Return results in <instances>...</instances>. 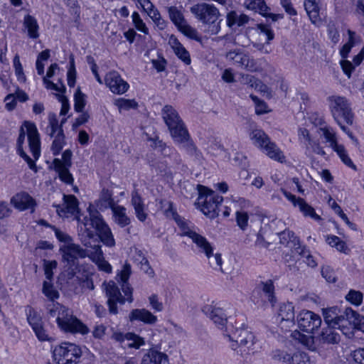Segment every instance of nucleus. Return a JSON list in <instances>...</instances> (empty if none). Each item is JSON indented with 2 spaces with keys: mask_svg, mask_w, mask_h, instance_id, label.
Returning a JSON list of instances; mask_svg holds the SVG:
<instances>
[{
  "mask_svg": "<svg viewBox=\"0 0 364 364\" xmlns=\"http://www.w3.org/2000/svg\"><path fill=\"white\" fill-rule=\"evenodd\" d=\"M165 214L167 217H171L176 221L183 231L181 235L191 238L193 242L199 248L200 252L208 254L210 250H213L210 243L205 237L197 233L188 226L186 222L173 209L171 202H168V207L165 210Z\"/></svg>",
  "mask_w": 364,
  "mask_h": 364,
  "instance_id": "nucleus-4",
  "label": "nucleus"
},
{
  "mask_svg": "<svg viewBox=\"0 0 364 364\" xmlns=\"http://www.w3.org/2000/svg\"><path fill=\"white\" fill-rule=\"evenodd\" d=\"M105 84L110 90L117 95H122L127 91L129 84L124 81L116 71H112L105 76Z\"/></svg>",
  "mask_w": 364,
  "mask_h": 364,
  "instance_id": "nucleus-19",
  "label": "nucleus"
},
{
  "mask_svg": "<svg viewBox=\"0 0 364 364\" xmlns=\"http://www.w3.org/2000/svg\"><path fill=\"white\" fill-rule=\"evenodd\" d=\"M249 215L246 212H236V222L240 228L245 230L248 225Z\"/></svg>",
  "mask_w": 364,
  "mask_h": 364,
  "instance_id": "nucleus-64",
  "label": "nucleus"
},
{
  "mask_svg": "<svg viewBox=\"0 0 364 364\" xmlns=\"http://www.w3.org/2000/svg\"><path fill=\"white\" fill-rule=\"evenodd\" d=\"M40 341H53L54 338L48 335L47 331L44 328V324H41L39 327L33 330Z\"/></svg>",
  "mask_w": 364,
  "mask_h": 364,
  "instance_id": "nucleus-63",
  "label": "nucleus"
},
{
  "mask_svg": "<svg viewBox=\"0 0 364 364\" xmlns=\"http://www.w3.org/2000/svg\"><path fill=\"white\" fill-rule=\"evenodd\" d=\"M63 259L70 266L75 265L78 258H85V252L79 245L73 243L64 244L60 247Z\"/></svg>",
  "mask_w": 364,
  "mask_h": 364,
  "instance_id": "nucleus-18",
  "label": "nucleus"
},
{
  "mask_svg": "<svg viewBox=\"0 0 364 364\" xmlns=\"http://www.w3.org/2000/svg\"><path fill=\"white\" fill-rule=\"evenodd\" d=\"M178 30L181 31L184 36L191 39L195 40L196 41H201L197 30L188 24L187 22H185L179 28H178Z\"/></svg>",
  "mask_w": 364,
  "mask_h": 364,
  "instance_id": "nucleus-48",
  "label": "nucleus"
},
{
  "mask_svg": "<svg viewBox=\"0 0 364 364\" xmlns=\"http://www.w3.org/2000/svg\"><path fill=\"white\" fill-rule=\"evenodd\" d=\"M296 322L301 331L313 334L321 327L322 320L318 314L309 310H302L296 316Z\"/></svg>",
  "mask_w": 364,
  "mask_h": 364,
  "instance_id": "nucleus-11",
  "label": "nucleus"
},
{
  "mask_svg": "<svg viewBox=\"0 0 364 364\" xmlns=\"http://www.w3.org/2000/svg\"><path fill=\"white\" fill-rule=\"evenodd\" d=\"M78 235L82 238V235L94 237L95 232L92 228L97 230L102 223L104 221L101 214L96 210H89V216H85L82 220L79 219Z\"/></svg>",
  "mask_w": 364,
  "mask_h": 364,
  "instance_id": "nucleus-12",
  "label": "nucleus"
},
{
  "mask_svg": "<svg viewBox=\"0 0 364 364\" xmlns=\"http://www.w3.org/2000/svg\"><path fill=\"white\" fill-rule=\"evenodd\" d=\"M11 203L14 206L20 210H24L29 208H33L35 205V200L31 196L26 193H20L16 194L12 197Z\"/></svg>",
  "mask_w": 364,
  "mask_h": 364,
  "instance_id": "nucleus-28",
  "label": "nucleus"
},
{
  "mask_svg": "<svg viewBox=\"0 0 364 364\" xmlns=\"http://www.w3.org/2000/svg\"><path fill=\"white\" fill-rule=\"evenodd\" d=\"M117 205V204L114 203V199L112 198V191H109L108 189L103 188L100 193V198L97 200V206L100 210H105L108 208L112 210V208Z\"/></svg>",
  "mask_w": 364,
  "mask_h": 364,
  "instance_id": "nucleus-36",
  "label": "nucleus"
},
{
  "mask_svg": "<svg viewBox=\"0 0 364 364\" xmlns=\"http://www.w3.org/2000/svg\"><path fill=\"white\" fill-rule=\"evenodd\" d=\"M23 127L26 129L30 151L35 160H37L41 154V142L39 134L34 123L25 122L23 126L21 127L19 136L17 139V151L23 149V144L25 141L26 133Z\"/></svg>",
  "mask_w": 364,
  "mask_h": 364,
  "instance_id": "nucleus-6",
  "label": "nucleus"
},
{
  "mask_svg": "<svg viewBox=\"0 0 364 364\" xmlns=\"http://www.w3.org/2000/svg\"><path fill=\"white\" fill-rule=\"evenodd\" d=\"M168 44L173 50L174 53L181 59L186 65H190L191 59L188 51L178 41L177 38L171 35L168 38Z\"/></svg>",
  "mask_w": 364,
  "mask_h": 364,
  "instance_id": "nucleus-24",
  "label": "nucleus"
},
{
  "mask_svg": "<svg viewBox=\"0 0 364 364\" xmlns=\"http://www.w3.org/2000/svg\"><path fill=\"white\" fill-rule=\"evenodd\" d=\"M190 11L198 21L205 25L206 33L213 36L220 32L222 20L218 21L220 14L214 5L207 3L197 4L190 8Z\"/></svg>",
  "mask_w": 364,
  "mask_h": 364,
  "instance_id": "nucleus-3",
  "label": "nucleus"
},
{
  "mask_svg": "<svg viewBox=\"0 0 364 364\" xmlns=\"http://www.w3.org/2000/svg\"><path fill=\"white\" fill-rule=\"evenodd\" d=\"M161 115L172 138L187 130L178 112L171 105H165Z\"/></svg>",
  "mask_w": 364,
  "mask_h": 364,
  "instance_id": "nucleus-10",
  "label": "nucleus"
},
{
  "mask_svg": "<svg viewBox=\"0 0 364 364\" xmlns=\"http://www.w3.org/2000/svg\"><path fill=\"white\" fill-rule=\"evenodd\" d=\"M334 151L336 152L342 162L347 166L351 168L353 170H356L357 167L353 164L350 158L349 157L345 147L342 144H336V145L331 147Z\"/></svg>",
  "mask_w": 364,
  "mask_h": 364,
  "instance_id": "nucleus-43",
  "label": "nucleus"
},
{
  "mask_svg": "<svg viewBox=\"0 0 364 364\" xmlns=\"http://www.w3.org/2000/svg\"><path fill=\"white\" fill-rule=\"evenodd\" d=\"M320 0H304V8L312 23L316 25L321 22L319 16Z\"/></svg>",
  "mask_w": 364,
  "mask_h": 364,
  "instance_id": "nucleus-30",
  "label": "nucleus"
},
{
  "mask_svg": "<svg viewBox=\"0 0 364 364\" xmlns=\"http://www.w3.org/2000/svg\"><path fill=\"white\" fill-rule=\"evenodd\" d=\"M106 295L108 297L107 304L108 306L109 313L112 315L118 314L117 303L124 304L126 302L125 297L121 294V291L115 282L110 281L106 286Z\"/></svg>",
  "mask_w": 364,
  "mask_h": 364,
  "instance_id": "nucleus-14",
  "label": "nucleus"
},
{
  "mask_svg": "<svg viewBox=\"0 0 364 364\" xmlns=\"http://www.w3.org/2000/svg\"><path fill=\"white\" fill-rule=\"evenodd\" d=\"M250 21V17L245 14H238L235 11H231L226 15L227 26L232 28L235 26L240 27L247 24Z\"/></svg>",
  "mask_w": 364,
  "mask_h": 364,
  "instance_id": "nucleus-32",
  "label": "nucleus"
},
{
  "mask_svg": "<svg viewBox=\"0 0 364 364\" xmlns=\"http://www.w3.org/2000/svg\"><path fill=\"white\" fill-rule=\"evenodd\" d=\"M296 250L299 255L304 259V262L307 264V266L311 268L317 267V259L310 253V251L307 250L305 246H299Z\"/></svg>",
  "mask_w": 364,
  "mask_h": 364,
  "instance_id": "nucleus-46",
  "label": "nucleus"
},
{
  "mask_svg": "<svg viewBox=\"0 0 364 364\" xmlns=\"http://www.w3.org/2000/svg\"><path fill=\"white\" fill-rule=\"evenodd\" d=\"M131 203L134 207L137 219L141 222L145 221L147 218V213L145 212L142 198L137 191L132 192Z\"/></svg>",
  "mask_w": 364,
  "mask_h": 364,
  "instance_id": "nucleus-34",
  "label": "nucleus"
},
{
  "mask_svg": "<svg viewBox=\"0 0 364 364\" xmlns=\"http://www.w3.org/2000/svg\"><path fill=\"white\" fill-rule=\"evenodd\" d=\"M23 26L27 29L29 38L36 39L39 37V26L35 17L29 14L25 16Z\"/></svg>",
  "mask_w": 364,
  "mask_h": 364,
  "instance_id": "nucleus-37",
  "label": "nucleus"
},
{
  "mask_svg": "<svg viewBox=\"0 0 364 364\" xmlns=\"http://www.w3.org/2000/svg\"><path fill=\"white\" fill-rule=\"evenodd\" d=\"M336 326L327 325L326 327L323 328L321 334L318 336V340L321 343L323 344H336L340 341L341 336L336 330Z\"/></svg>",
  "mask_w": 364,
  "mask_h": 364,
  "instance_id": "nucleus-26",
  "label": "nucleus"
},
{
  "mask_svg": "<svg viewBox=\"0 0 364 364\" xmlns=\"http://www.w3.org/2000/svg\"><path fill=\"white\" fill-rule=\"evenodd\" d=\"M53 165L60 181L68 185L73 184L74 179L69 171L70 166H65L59 159L53 160Z\"/></svg>",
  "mask_w": 364,
  "mask_h": 364,
  "instance_id": "nucleus-31",
  "label": "nucleus"
},
{
  "mask_svg": "<svg viewBox=\"0 0 364 364\" xmlns=\"http://www.w3.org/2000/svg\"><path fill=\"white\" fill-rule=\"evenodd\" d=\"M345 298L350 304L355 306H360L363 301V294L360 291L350 289Z\"/></svg>",
  "mask_w": 364,
  "mask_h": 364,
  "instance_id": "nucleus-55",
  "label": "nucleus"
},
{
  "mask_svg": "<svg viewBox=\"0 0 364 364\" xmlns=\"http://www.w3.org/2000/svg\"><path fill=\"white\" fill-rule=\"evenodd\" d=\"M203 312L219 328H223L227 324L228 316L223 307L217 304H206Z\"/></svg>",
  "mask_w": 364,
  "mask_h": 364,
  "instance_id": "nucleus-16",
  "label": "nucleus"
},
{
  "mask_svg": "<svg viewBox=\"0 0 364 364\" xmlns=\"http://www.w3.org/2000/svg\"><path fill=\"white\" fill-rule=\"evenodd\" d=\"M245 6L250 10L258 12L264 17H269L273 21L282 18L280 14H274L269 12V8L267 6L264 0H245Z\"/></svg>",
  "mask_w": 364,
  "mask_h": 364,
  "instance_id": "nucleus-21",
  "label": "nucleus"
},
{
  "mask_svg": "<svg viewBox=\"0 0 364 364\" xmlns=\"http://www.w3.org/2000/svg\"><path fill=\"white\" fill-rule=\"evenodd\" d=\"M64 203L63 207L56 205V211L60 216H65L66 214H74L78 210V201L73 195H63Z\"/></svg>",
  "mask_w": 364,
  "mask_h": 364,
  "instance_id": "nucleus-23",
  "label": "nucleus"
},
{
  "mask_svg": "<svg viewBox=\"0 0 364 364\" xmlns=\"http://www.w3.org/2000/svg\"><path fill=\"white\" fill-rule=\"evenodd\" d=\"M282 191L284 196L290 200L294 206L299 207L300 211L303 213L304 216H309L315 220H321V217L315 213L314 208L306 203L303 198H296L294 195L284 189H282Z\"/></svg>",
  "mask_w": 364,
  "mask_h": 364,
  "instance_id": "nucleus-20",
  "label": "nucleus"
},
{
  "mask_svg": "<svg viewBox=\"0 0 364 364\" xmlns=\"http://www.w3.org/2000/svg\"><path fill=\"white\" fill-rule=\"evenodd\" d=\"M173 139L176 143L180 144L189 155L194 156L197 154V148L191 139L188 130L174 136Z\"/></svg>",
  "mask_w": 364,
  "mask_h": 364,
  "instance_id": "nucleus-27",
  "label": "nucleus"
},
{
  "mask_svg": "<svg viewBox=\"0 0 364 364\" xmlns=\"http://www.w3.org/2000/svg\"><path fill=\"white\" fill-rule=\"evenodd\" d=\"M205 255L208 259L210 266L213 269L220 271L221 272H225L222 268V258L220 253L213 254V250H210V252Z\"/></svg>",
  "mask_w": 364,
  "mask_h": 364,
  "instance_id": "nucleus-47",
  "label": "nucleus"
},
{
  "mask_svg": "<svg viewBox=\"0 0 364 364\" xmlns=\"http://www.w3.org/2000/svg\"><path fill=\"white\" fill-rule=\"evenodd\" d=\"M263 151L270 159L282 163L285 160V156L280 149L272 141H269L267 144L266 146L263 149Z\"/></svg>",
  "mask_w": 364,
  "mask_h": 364,
  "instance_id": "nucleus-38",
  "label": "nucleus"
},
{
  "mask_svg": "<svg viewBox=\"0 0 364 364\" xmlns=\"http://www.w3.org/2000/svg\"><path fill=\"white\" fill-rule=\"evenodd\" d=\"M95 233L98 240L100 239L101 242L109 247L115 246V240L109 227L106 224L105 220L102 223L100 227L96 230Z\"/></svg>",
  "mask_w": 364,
  "mask_h": 364,
  "instance_id": "nucleus-29",
  "label": "nucleus"
},
{
  "mask_svg": "<svg viewBox=\"0 0 364 364\" xmlns=\"http://www.w3.org/2000/svg\"><path fill=\"white\" fill-rule=\"evenodd\" d=\"M273 359L278 361H282L287 364H291V358L292 354L282 350H276L273 352Z\"/></svg>",
  "mask_w": 364,
  "mask_h": 364,
  "instance_id": "nucleus-62",
  "label": "nucleus"
},
{
  "mask_svg": "<svg viewBox=\"0 0 364 364\" xmlns=\"http://www.w3.org/2000/svg\"><path fill=\"white\" fill-rule=\"evenodd\" d=\"M80 240L85 247L83 249L85 258L89 257L93 262L97 261L100 257L103 255L97 235H95L94 237L87 236V235L85 236L82 235V238H80Z\"/></svg>",
  "mask_w": 364,
  "mask_h": 364,
  "instance_id": "nucleus-15",
  "label": "nucleus"
},
{
  "mask_svg": "<svg viewBox=\"0 0 364 364\" xmlns=\"http://www.w3.org/2000/svg\"><path fill=\"white\" fill-rule=\"evenodd\" d=\"M138 256L139 258H137L136 260L139 261V265L141 270H142L144 272L149 274V276L154 277V272L151 267L148 259L143 255L141 251H139Z\"/></svg>",
  "mask_w": 364,
  "mask_h": 364,
  "instance_id": "nucleus-57",
  "label": "nucleus"
},
{
  "mask_svg": "<svg viewBox=\"0 0 364 364\" xmlns=\"http://www.w3.org/2000/svg\"><path fill=\"white\" fill-rule=\"evenodd\" d=\"M337 307L323 309L324 321L327 325L335 326V321L338 316Z\"/></svg>",
  "mask_w": 364,
  "mask_h": 364,
  "instance_id": "nucleus-53",
  "label": "nucleus"
},
{
  "mask_svg": "<svg viewBox=\"0 0 364 364\" xmlns=\"http://www.w3.org/2000/svg\"><path fill=\"white\" fill-rule=\"evenodd\" d=\"M345 311L346 320L350 326H355L360 322V315L351 308H346Z\"/></svg>",
  "mask_w": 364,
  "mask_h": 364,
  "instance_id": "nucleus-56",
  "label": "nucleus"
},
{
  "mask_svg": "<svg viewBox=\"0 0 364 364\" xmlns=\"http://www.w3.org/2000/svg\"><path fill=\"white\" fill-rule=\"evenodd\" d=\"M112 212L114 222L119 227L124 228L130 224L131 219L127 215V209L124 206H114Z\"/></svg>",
  "mask_w": 364,
  "mask_h": 364,
  "instance_id": "nucleus-33",
  "label": "nucleus"
},
{
  "mask_svg": "<svg viewBox=\"0 0 364 364\" xmlns=\"http://www.w3.org/2000/svg\"><path fill=\"white\" fill-rule=\"evenodd\" d=\"M328 102L331 114L336 123L343 120L348 125L353 124V113L346 97L333 95L328 97Z\"/></svg>",
  "mask_w": 364,
  "mask_h": 364,
  "instance_id": "nucleus-7",
  "label": "nucleus"
},
{
  "mask_svg": "<svg viewBox=\"0 0 364 364\" xmlns=\"http://www.w3.org/2000/svg\"><path fill=\"white\" fill-rule=\"evenodd\" d=\"M247 53L242 51L240 49H236L233 50H230L226 54V58L233 62V63L239 67L242 68L245 58H246Z\"/></svg>",
  "mask_w": 364,
  "mask_h": 364,
  "instance_id": "nucleus-44",
  "label": "nucleus"
},
{
  "mask_svg": "<svg viewBox=\"0 0 364 364\" xmlns=\"http://www.w3.org/2000/svg\"><path fill=\"white\" fill-rule=\"evenodd\" d=\"M257 288L262 291L267 300L274 305L276 303V297L274 295V286L272 279L265 282H260Z\"/></svg>",
  "mask_w": 364,
  "mask_h": 364,
  "instance_id": "nucleus-40",
  "label": "nucleus"
},
{
  "mask_svg": "<svg viewBox=\"0 0 364 364\" xmlns=\"http://www.w3.org/2000/svg\"><path fill=\"white\" fill-rule=\"evenodd\" d=\"M168 13L171 21L177 27V28L186 22L183 14L177 7H168Z\"/></svg>",
  "mask_w": 364,
  "mask_h": 364,
  "instance_id": "nucleus-45",
  "label": "nucleus"
},
{
  "mask_svg": "<svg viewBox=\"0 0 364 364\" xmlns=\"http://www.w3.org/2000/svg\"><path fill=\"white\" fill-rule=\"evenodd\" d=\"M274 38V33L269 26L259 23L257 25L256 36L253 38L252 43L255 48L262 53L267 54L271 52V49L267 46Z\"/></svg>",
  "mask_w": 364,
  "mask_h": 364,
  "instance_id": "nucleus-13",
  "label": "nucleus"
},
{
  "mask_svg": "<svg viewBox=\"0 0 364 364\" xmlns=\"http://www.w3.org/2000/svg\"><path fill=\"white\" fill-rule=\"evenodd\" d=\"M74 109L77 112H82L86 105L85 95L77 87L74 95Z\"/></svg>",
  "mask_w": 364,
  "mask_h": 364,
  "instance_id": "nucleus-52",
  "label": "nucleus"
},
{
  "mask_svg": "<svg viewBox=\"0 0 364 364\" xmlns=\"http://www.w3.org/2000/svg\"><path fill=\"white\" fill-rule=\"evenodd\" d=\"M141 364H168V355L157 350L149 349L141 359Z\"/></svg>",
  "mask_w": 364,
  "mask_h": 364,
  "instance_id": "nucleus-25",
  "label": "nucleus"
},
{
  "mask_svg": "<svg viewBox=\"0 0 364 364\" xmlns=\"http://www.w3.org/2000/svg\"><path fill=\"white\" fill-rule=\"evenodd\" d=\"M127 340L131 341L127 345L129 348L139 349L145 345L144 338L134 333H127Z\"/></svg>",
  "mask_w": 364,
  "mask_h": 364,
  "instance_id": "nucleus-51",
  "label": "nucleus"
},
{
  "mask_svg": "<svg viewBox=\"0 0 364 364\" xmlns=\"http://www.w3.org/2000/svg\"><path fill=\"white\" fill-rule=\"evenodd\" d=\"M26 313L28 323L33 330L43 323L41 315L31 306L26 307Z\"/></svg>",
  "mask_w": 364,
  "mask_h": 364,
  "instance_id": "nucleus-41",
  "label": "nucleus"
},
{
  "mask_svg": "<svg viewBox=\"0 0 364 364\" xmlns=\"http://www.w3.org/2000/svg\"><path fill=\"white\" fill-rule=\"evenodd\" d=\"M291 336L309 348L314 347V338L311 335H304L302 334L300 331H294L292 332Z\"/></svg>",
  "mask_w": 364,
  "mask_h": 364,
  "instance_id": "nucleus-50",
  "label": "nucleus"
},
{
  "mask_svg": "<svg viewBox=\"0 0 364 364\" xmlns=\"http://www.w3.org/2000/svg\"><path fill=\"white\" fill-rule=\"evenodd\" d=\"M334 151L336 152L342 162L347 166L351 168L353 170H356L357 167L353 164L350 158L349 157L345 147L342 144H336V145L331 147Z\"/></svg>",
  "mask_w": 364,
  "mask_h": 364,
  "instance_id": "nucleus-42",
  "label": "nucleus"
},
{
  "mask_svg": "<svg viewBox=\"0 0 364 364\" xmlns=\"http://www.w3.org/2000/svg\"><path fill=\"white\" fill-rule=\"evenodd\" d=\"M263 59L255 60L248 54L245 58V63L243 65V68L250 72H260L262 68L260 66L259 62Z\"/></svg>",
  "mask_w": 364,
  "mask_h": 364,
  "instance_id": "nucleus-49",
  "label": "nucleus"
},
{
  "mask_svg": "<svg viewBox=\"0 0 364 364\" xmlns=\"http://www.w3.org/2000/svg\"><path fill=\"white\" fill-rule=\"evenodd\" d=\"M43 293L51 301L59 297V293L56 291L50 282L45 281L43 284Z\"/></svg>",
  "mask_w": 364,
  "mask_h": 364,
  "instance_id": "nucleus-59",
  "label": "nucleus"
},
{
  "mask_svg": "<svg viewBox=\"0 0 364 364\" xmlns=\"http://www.w3.org/2000/svg\"><path fill=\"white\" fill-rule=\"evenodd\" d=\"M132 21L135 28L140 32L148 34L149 29L146 24L144 23L139 13L134 11L132 15Z\"/></svg>",
  "mask_w": 364,
  "mask_h": 364,
  "instance_id": "nucleus-60",
  "label": "nucleus"
},
{
  "mask_svg": "<svg viewBox=\"0 0 364 364\" xmlns=\"http://www.w3.org/2000/svg\"><path fill=\"white\" fill-rule=\"evenodd\" d=\"M81 355L80 348L69 342L55 346L53 350V359L57 364H77Z\"/></svg>",
  "mask_w": 364,
  "mask_h": 364,
  "instance_id": "nucleus-8",
  "label": "nucleus"
},
{
  "mask_svg": "<svg viewBox=\"0 0 364 364\" xmlns=\"http://www.w3.org/2000/svg\"><path fill=\"white\" fill-rule=\"evenodd\" d=\"M47 309L49 318H55L61 331L82 335L89 333V328L74 316L73 311L68 307L57 302L48 305Z\"/></svg>",
  "mask_w": 364,
  "mask_h": 364,
  "instance_id": "nucleus-1",
  "label": "nucleus"
},
{
  "mask_svg": "<svg viewBox=\"0 0 364 364\" xmlns=\"http://www.w3.org/2000/svg\"><path fill=\"white\" fill-rule=\"evenodd\" d=\"M291 364H309L310 359L304 352L297 351L292 354Z\"/></svg>",
  "mask_w": 364,
  "mask_h": 364,
  "instance_id": "nucleus-61",
  "label": "nucleus"
},
{
  "mask_svg": "<svg viewBox=\"0 0 364 364\" xmlns=\"http://www.w3.org/2000/svg\"><path fill=\"white\" fill-rule=\"evenodd\" d=\"M279 240L282 244L286 245L289 242H292L294 245L299 242V240L294 232L289 230H285L279 234Z\"/></svg>",
  "mask_w": 364,
  "mask_h": 364,
  "instance_id": "nucleus-54",
  "label": "nucleus"
},
{
  "mask_svg": "<svg viewBox=\"0 0 364 364\" xmlns=\"http://www.w3.org/2000/svg\"><path fill=\"white\" fill-rule=\"evenodd\" d=\"M250 139L253 144L262 150L267 144L270 141L269 136L261 129L253 130L250 134Z\"/></svg>",
  "mask_w": 364,
  "mask_h": 364,
  "instance_id": "nucleus-39",
  "label": "nucleus"
},
{
  "mask_svg": "<svg viewBox=\"0 0 364 364\" xmlns=\"http://www.w3.org/2000/svg\"><path fill=\"white\" fill-rule=\"evenodd\" d=\"M48 124L44 129L45 133L50 138L55 137L51 145V151L53 155L57 156L63 149L65 144V136L63 129L58 126L57 115L53 112L48 114Z\"/></svg>",
  "mask_w": 364,
  "mask_h": 364,
  "instance_id": "nucleus-9",
  "label": "nucleus"
},
{
  "mask_svg": "<svg viewBox=\"0 0 364 364\" xmlns=\"http://www.w3.org/2000/svg\"><path fill=\"white\" fill-rule=\"evenodd\" d=\"M47 309L49 318H55L61 331L82 335L89 333V328L74 316L73 311L68 307L57 302L48 305Z\"/></svg>",
  "mask_w": 364,
  "mask_h": 364,
  "instance_id": "nucleus-2",
  "label": "nucleus"
},
{
  "mask_svg": "<svg viewBox=\"0 0 364 364\" xmlns=\"http://www.w3.org/2000/svg\"><path fill=\"white\" fill-rule=\"evenodd\" d=\"M129 320L131 322L137 321L145 324L153 325L156 323L157 317L146 309H136L130 312Z\"/></svg>",
  "mask_w": 364,
  "mask_h": 364,
  "instance_id": "nucleus-22",
  "label": "nucleus"
},
{
  "mask_svg": "<svg viewBox=\"0 0 364 364\" xmlns=\"http://www.w3.org/2000/svg\"><path fill=\"white\" fill-rule=\"evenodd\" d=\"M198 190L199 196L197 203L201 211L211 219L216 218L219 214V206L223 200V196L201 185L198 186Z\"/></svg>",
  "mask_w": 364,
  "mask_h": 364,
  "instance_id": "nucleus-5",
  "label": "nucleus"
},
{
  "mask_svg": "<svg viewBox=\"0 0 364 364\" xmlns=\"http://www.w3.org/2000/svg\"><path fill=\"white\" fill-rule=\"evenodd\" d=\"M228 337L232 341L231 348L234 350H236L238 347L242 348L253 343V335L245 328L236 329L232 335H228ZM237 353L242 355V349L237 350Z\"/></svg>",
  "mask_w": 364,
  "mask_h": 364,
  "instance_id": "nucleus-17",
  "label": "nucleus"
},
{
  "mask_svg": "<svg viewBox=\"0 0 364 364\" xmlns=\"http://www.w3.org/2000/svg\"><path fill=\"white\" fill-rule=\"evenodd\" d=\"M320 131L322 132L323 135L328 142L330 144V147L336 145L338 143L336 134L330 127H321Z\"/></svg>",
  "mask_w": 364,
  "mask_h": 364,
  "instance_id": "nucleus-58",
  "label": "nucleus"
},
{
  "mask_svg": "<svg viewBox=\"0 0 364 364\" xmlns=\"http://www.w3.org/2000/svg\"><path fill=\"white\" fill-rule=\"evenodd\" d=\"M278 317L281 321H286L291 324H294V306L292 303L287 302L282 304L278 311Z\"/></svg>",
  "mask_w": 364,
  "mask_h": 364,
  "instance_id": "nucleus-35",
  "label": "nucleus"
}]
</instances>
